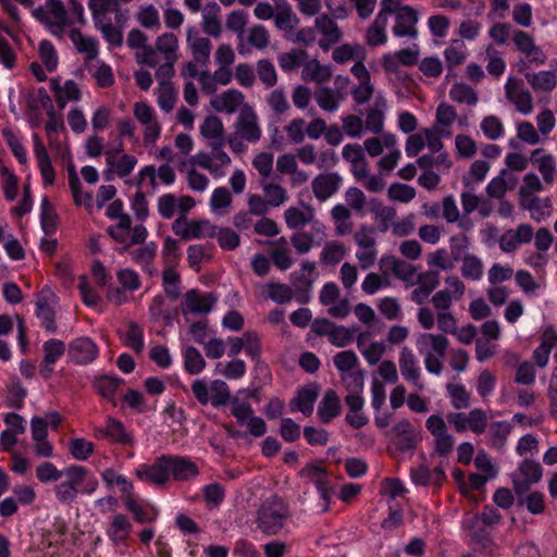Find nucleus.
Listing matches in <instances>:
<instances>
[{"instance_id": "nucleus-1", "label": "nucleus", "mask_w": 557, "mask_h": 557, "mask_svg": "<svg viewBox=\"0 0 557 557\" xmlns=\"http://www.w3.org/2000/svg\"><path fill=\"white\" fill-rule=\"evenodd\" d=\"M33 16L51 35L64 38L69 28L85 23V9L78 0H71L69 10L61 0H46L33 11Z\"/></svg>"}, {"instance_id": "nucleus-2", "label": "nucleus", "mask_w": 557, "mask_h": 557, "mask_svg": "<svg viewBox=\"0 0 557 557\" xmlns=\"http://www.w3.org/2000/svg\"><path fill=\"white\" fill-rule=\"evenodd\" d=\"M99 486L96 475L86 467L70 465L62 469V475L53 487L55 499L62 505L73 504L79 494L91 495Z\"/></svg>"}, {"instance_id": "nucleus-3", "label": "nucleus", "mask_w": 557, "mask_h": 557, "mask_svg": "<svg viewBox=\"0 0 557 557\" xmlns=\"http://www.w3.org/2000/svg\"><path fill=\"white\" fill-rule=\"evenodd\" d=\"M261 127L256 112L248 106L239 111L234 124V132L227 137V144L233 152L246 151L245 143H257L261 137Z\"/></svg>"}, {"instance_id": "nucleus-4", "label": "nucleus", "mask_w": 557, "mask_h": 557, "mask_svg": "<svg viewBox=\"0 0 557 557\" xmlns=\"http://www.w3.org/2000/svg\"><path fill=\"white\" fill-rule=\"evenodd\" d=\"M381 9L386 14L387 21L389 16H394L392 32L395 37L416 38L418 36V13L412 7L406 5L404 0H382Z\"/></svg>"}, {"instance_id": "nucleus-5", "label": "nucleus", "mask_w": 557, "mask_h": 557, "mask_svg": "<svg viewBox=\"0 0 557 557\" xmlns=\"http://www.w3.org/2000/svg\"><path fill=\"white\" fill-rule=\"evenodd\" d=\"M287 516L286 504L276 497L270 498L259 509L258 528L267 534H276L283 529Z\"/></svg>"}, {"instance_id": "nucleus-6", "label": "nucleus", "mask_w": 557, "mask_h": 557, "mask_svg": "<svg viewBox=\"0 0 557 557\" xmlns=\"http://www.w3.org/2000/svg\"><path fill=\"white\" fill-rule=\"evenodd\" d=\"M354 239L358 249L356 258L362 269L371 268L377 258L376 231L369 225H362L355 233Z\"/></svg>"}, {"instance_id": "nucleus-7", "label": "nucleus", "mask_w": 557, "mask_h": 557, "mask_svg": "<svg viewBox=\"0 0 557 557\" xmlns=\"http://www.w3.org/2000/svg\"><path fill=\"white\" fill-rule=\"evenodd\" d=\"M133 115L143 126L145 145L154 144L161 135V124L153 107L145 101H137L133 106Z\"/></svg>"}, {"instance_id": "nucleus-8", "label": "nucleus", "mask_w": 557, "mask_h": 557, "mask_svg": "<svg viewBox=\"0 0 557 557\" xmlns=\"http://www.w3.org/2000/svg\"><path fill=\"white\" fill-rule=\"evenodd\" d=\"M172 231L184 240L213 237L215 226L209 220H186L183 216L172 224Z\"/></svg>"}, {"instance_id": "nucleus-9", "label": "nucleus", "mask_w": 557, "mask_h": 557, "mask_svg": "<svg viewBox=\"0 0 557 557\" xmlns=\"http://www.w3.org/2000/svg\"><path fill=\"white\" fill-rule=\"evenodd\" d=\"M194 164L209 171L214 178L225 176L226 169L231 164V158L222 147H212L211 152H198L193 156Z\"/></svg>"}, {"instance_id": "nucleus-10", "label": "nucleus", "mask_w": 557, "mask_h": 557, "mask_svg": "<svg viewBox=\"0 0 557 557\" xmlns=\"http://www.w3.org/2000/svg\"><path fill=\"white\" fill-rule=\"evenodd\" d=\"M134 474L143 482L163 486L170 482L169 455H163L152 463L139 465Z\"/></svg>"}, {"instance_id": "nucleus-11", "label": "nucleus", "mask_w": 557, "mask_h": 557, "mask_svg": "<svg viewBox=\"0 0 557 557\" xmlns=\"http://www.w3.org/2000/svg\"><path fill=\"white\" fill-rule=\"evenodd\" d=\"M425 147L432 153L438 152L443 148V143L438 134L431 128H422L407 138L405 147L406 154L409 158H413Z\"/></svg>"}, {"instance_id": "nucleus-12", "label": "nucleus", "mask_w": 557, "mask_h": 557, "mask_svg": "<svg viewBox=\"0 0 557 557\" xmlns=\"http://www.w3.org/2000/svg\"><path fill=\"white\" fill-rule=\"evenodd\" d=\"M543 475L542 467L539 462L525 459L512 473V483L519 497L528 492L532 484L537 483Z\"/></svg>"}, {"instance_id": "nucleus-13", "label": "nucleus", "mask_w": 557, "mask_h": 557, "mask_svg": "<svg viewBox=\"0 0 557 557\" xmlns=\"http://www.w3.org/2000/svg\"><path fill=\"white\" fill-rule=\"evenodd\" d=\"M176 178L174 170L169 164H163L157 170L154 166H145L138 173L137 185L139 188H150L154 191L157 188V181L160 183L171 186L174 184Z\"/></svg>"}, {"instance_id": "nucleus-14", "label": "nucleus", "mask_w": 557, "mask_h": 557, "mask_svg": "<svg viewBox=\"0 0 557 557\" xmlns=\"http://www.w3.org/2000/svg\"><path fill=\"white\" fill-rule=\"evenodd\" d=\"M350 72L357 79L356 86L351 89L354 100L358 104L367 103L374 95V85L371 81V74L363 62H356Z\"/></svg>"}, {"instance_id": "nucleus-15", "label": "nucleus", "mask_w": 557, "mask_h": 557, "mask_svg": "<svg viewBox=\"0 0 557 557\" xmlns=\"http://www.w3.org/2000/svg\"><path fill=\"white\" fill-rule=\"evenodd\" d=\"M94 435L97 440H110L114 443L131 445L135 443L134 436L123 423L114 418H108L103 426L95 428Z\"/></svg>"}, {"instance_id": "nucleus-16", "label": "nucleus", "mask_w": 557, "mask_h": 557, "mask_svg": "<svg viewBox=\"0 0 557 557\" xmlns=\"http://www.w3.org/2000/svg\"><path fill=\"white\" fill-rule=\"evenodd\" d=\"M216 302V297L211 293H200L191 289L186 293L182 304L183 314H207Z\"/></svg>"}, {"instance_id": "nucleus-17", "label": "nucleus", "mask_w": 557, "mask_h": 557, "mask_svg": "<svg viewBox=\"0 0 557 557\" xmlns=\"http://www.w3.org/2000/svg\"><path fill=\"white\" fill-rule=\"evenodd\" d=\"M398 364L400 373L407 382L411 383L418 389L424 388L419 361L410 348L404 347L400 350Z\"/></svg>"}, {"instance_id": "nucleus-18", "label": "nucleus", "mask_w": 557, "mask_h": 557, "mask_svg": "<svg viewBox=\"0 0 557 557\" xmlns=\"http://www.w3.org/2000/svg\"><path fill=\"white\" fill-rule=\"evenodd\" d=\"M119 283L122 289L110 287L108 289V299L114 304L121 305L127 301L126 290L133 292L140 286L137 273L129 269H123L117 272Z\"/></svg>"}, {"instance_id": "nucleus-19", "label": "nucleus", "mask_w": 557, "mask_h": 557, "mask_svg": "<svg viewBox=\"0 0 557 557\" xmlns=\"http://www.w3.org/2000/svg\"><path fill=\"white\" fill-rule=\"evenodd\" d=\"M508 100L515 104L516 109L528 115L533 110V99L531 94L522 87L515 78L509 77L505 85Z\"/></svg>"}, {"instance_id": "nucleus-20", "label": "nucleus", "mask_w": 557, "mask_h": 557, "mask_svg": "<svg viewBox=\"0 0 557 557\" xmlns=\"http://www.w3.org/2000/svg\"><path fill=\"white\" fill-rule=\"evenodd\" d=\"M357 347L371 366L376 364L386 351V345L382 341H374L371 332H361L357 337Z\"/></svg>"}, {"instance_id": "nucleus-21", "label": "nucleus", "mask_w": 557, "mask_h": 557, "mask_svg": "<svg viewBox=\"0 0 557 557\" xmlns=\"http://www.w3.org/2000/svg\"><path fill=\"white\" fill-rule=\"evenodd\" d=\"M69 356L76 363L87 364L98 357V347L89 337H78L70 343Z\"/></svg>"}, {"instance_id": "nucleus-22", "label": "nucleus", "mask_w": 557, "mask_h": 557, "mask_svg": "<svg viewBox=\"0 0 557 557\" xmlns=\"http://www.w3.org/2000/svg\"><path fill=\"white\" fill-rule=\"evenodd\" d=\"M34 154L45 186H52L55 182V171L50 156L38 135H33Z\"/></svg>"}, {"instance_id": "nucleus-23", "label": "nucleus", "mask_w": 557, "mask_h": 557, "mask_svg": "<svg viewBox=\"0 0 557 557\" xmlns=\"http://www.w3.org/2000/svg\"><path fill=\"white\" fill-rule=\"evenodd\" d=\"M416 346L421 356H445L448 339L442 334L422 333L417 337Z\"/></svg>"}, {"instance_id": "nucleus-24", "label": "nucleus", "mask_w": 557, "mask_h": 557, "mask_svg": "<svg viewBox=\"0 0 557 557\" xmlns=\"http://www.w3.org/2000/svg\"><path fill=\"white\" fill-rule=\"evenodd\" d=\"M186 44L190 49L194 61L200 65H206L211 52L210 40L201 37L195 27H189L187 28Z\"/></svg>"}, {"instance_id": "nucleus-25", "label": "nucleus", "mask_w": 557, "mask_h": 557, "mask_svg": "<svg viewBox=\"0 0 557 557\" xmlns=\"http://www.w3.org/2000/svg\"><path fill=\"white\" fill-rule=\"evenodd\" d=\"M534 235L528 224H520L516 230L505 232L499 238V247L505 252L515 251L519 245L530 243Z\"/></svg>"}, {"instance_id": "nucleus-26", "label": "nucleus", "mask_w": 557, "mask_h": 557, "mask_svg": "<svg viewBox=\"0 0 557 557\" xmlns=\"http://www.w3.org/2000/svg\"><path fill=\"white\" fill-rule=\"evenodd\" d=\"M36 315L41 320L45 329L55 331L54 323V295L50 289H42L36 301Z\"/></svg>"}, {"instance_id": "nucleus-27", "label": "nucleus", "mask_w": 557, "mask_h": 557, "mask_svg": "<svg viewBox=\"0 0 557 557\" xmlns=\"http://www.w3.org/2000/svg\"><path fill=\"white\" fill-rule=\"evenodd\" d=\"M88 9L91 12L94 23L102 22L112 18L120 22L123 18V12L119 7L117 0H89Z\"/></svg>"}, {"instance_id": "nucleus-28", "label": "nucleus", "mask_w": 557, "mask_h": 557, "mask_svg": "<svg viewBox=\"0 0 557 557\" xmlns=\"http://www.w3.org/2000/svg\"><path fill=\"white\" fill-rule=\"evenodd\" d=\"M342 178L336 173H322L312 181V191L320 201L331 198L339 188Z\"/></svg>"}, {"instance_id": "nucleus-29", "label": "nucleus", "mask_w": 557, "mask_h": 557, "mask_svg": "<svg viewBox=\"0 0 557 557\" xmlns=\"http://www.w3.org/2000/svg\"><path fill=\"white\" fill-rule=\"evenodd\" d=\"M76 50L85 55V60H96L99 54V41L92 36L84 35L76 28L69 29L67 34Z\"/></svg>"}, {"instance_id": "nucleus-30", "label": "nucleus", "mask_w": 557, "mask_h": 557, "mask_svg": "<svg viewBox=\"0 0 557 557\" xmlns=\"http://www.w3.org/2000/svg\"><path fill=\"white\" fill-rule=\"evenodd\" d=\"M199 128L201 136L211 147H223L225 143V131L220 117L215 115H208Z\"/></svg>"}, {"instance_id": "nucleus-31", "label": "nucleus", "mask_w": 557, "mask_h": 557, "mask_svg": "<svg viewBox=\"0 0 557 557\" xmlns=\"http://www.w3.org/2000/svg\"><path fill=\"white\" fill-rule=\"evenodd\" d=\"M170 480L187 481L199 474V469L189 459L169 455Z\"/></svg>"}, {"instance_id": "nucleus-32", "label": "nucleus", "mask_w": 557, "mask_h": 557, "mask_svg": "<svg viewBox=\"0 0 557 557\" xmlns=\"http://www.w3.org/2000/svg\"><path fill=\"white\" fill-rule=\"evenodd\" d=\"M386 399V392L383 382L376 377L371 382V406L375 410V422L377 426L384 428L389 424L391 416L386 411H381Z\"/></svg>"}, {"instance_id": "nucleus-33", "label": "nucleus", "mask_w": 557, "mask_h": 557, "mask_svg": "<svg viewBox=\"0 0 557 557\" xmlns=\"http://www.w3.org/2000/svg\"><path fill=\"white\" fill-rule=\"evenodd\" d=\"M51 90L53 91L55 101L60 108H64L69 102H77L82 98L78 85L71 79L65 81L63 84L58 79H52Z\"/></svg>"}, {"instance_id": "nucleus-34", "label": "nucleus", "mask_w": 557, "mask_h": 557, "mask_svg": "<svg viewBox=\"0 0 557 557\" xmlns=\"http://www.w3.org/2000/svg\"><path fill=\"white\" fill-rule=\"evenodd\" d=\"M211 107L218 112L234 113L242 110L244 106V96L240 91L230 89L221 95L213 97L210 101Z\"/></svg>"}, {"instance_id": "nucleus-35", "label": "nucleus", "mask_w": 557, "mask_h": 557, "mask_svg": "<svg viewBox=\"0 0 557 557\" xmlns=\"http://www.w3.org/2000/svg\"><path fill=\"white\" fill-rule=\"evenodd\" d=\"M123 18H120V22L117 23L116 20H114V23L112 18L94 23L96 29L100 32L102 35V38L107 41L109 45V48H120L123 45L124 36H123Z\"/></svg>"}, {"instance_id": "nucleus-36", "label": "nucleus", "mask_w": 557, "mask_h": 557, "mask_svg": "<svg viewBox=\"0 0 557 557\" xmlns=\"http://www.w3.org/2000/svg\"><path fill=\"white\" fill-rule=\"evenodd\" d=\"M170 299L164 295H156L148 308L149 317L153 322L171 324L175 310L170 305Z\"/></svg>"}, {"instance_id": "nucleus-37", "label": "nucleus", "mask_w": 557, "mask_h": 557, "mask_svg": "<svg viewBox=\"0 0 557 557\" xmlns=\"http://www.w3.org/2000/svg\"><path fill=\"white\" fill-rule=\"evenodd\" d=\"M319 394L317 385H308L301 388L297 396L290 403L292 411H300L305 416H310L313 411L314 403Z\"/></svg>"}, {"instance_id": "nucleus-38", "label": "nucleus", "mask_w": 557, "mask_h": 557, "mask_svg": "<svg viewBox=\"0 0 557 557\" xmlns=\"http://www.w3.org/2000/svg\"><path fill=\"white\" fill-rule=\"evenodd\" d=\"M301 475L309 479L315 485L320 496L324 500L331 497V487L325 470L319 465H308L301 470Z\"/></svg>"}, {"instance_id": "nucleus-39", "label": "nucleus", "mask_w": 557, "mask_h": 557, "mask_svg": "<svg viewBox=\"0 0 557 557\" xmlns=\"http://www.w3.org/2000/svg\"><path fill=\"white\" fill-rule=\"evenodd\" d=\"M386 26V14H384L382 9H380L373 23L368 27L366 32L367 44L371 47L384 46L387 42Z\"/></svg>"}, {"instance_id": "nucleus-40", "label": "nucleus", "mask_w": 557, "mask_h": 557, "mask_svg": "<svg viewBox=\"0 0 557 557\" xmlns=\"http://www.w3.org/2000/svg\"><path fill=\"white\" fill-rule=\"evenodd\" d=\"M315 27L324 37L320 41V47L324 50H327L331 45L337 42L342 37V33L335 21L327 15L317 17Z\"/></svg>"}, {"instance_id": "nucleus-41", "label": "nucleus", "mask_w": 557, "mask_h": 557, "mask_svg": "<svg viewBox=\"0 0 557 557\" xmlns=\"http://www.w3.org/2000/svg\"><path fill=\"white\" fill-rule=\"evenodd\" d=\"M529 85L535 91L549 92L557 86V73L552 70L539 71L535 73H528L525 75Z\"/></svg>"}, {"instance_id": "nucleus-42", "label": "nucleus", "mask_w": 557, "mask_h": 557, "mask_svg": "<svg viewBox=\"0 0 557 557\" xmlns=\"http://www.w3.org/2000/svg\"><path fill=\"white\" fill-rule=\"evenodd\" d=\"M520 206L530 212V215L536 222L546 220L552 213V201L546 197H533L520 202Z\"/></svg>"}, {"instance_id": "nucleus-43", "label": "nucleus", "mask_w": 557, "mask_h": 557, "mask_svg": "<svg viewBox=\"0 0 557 557\" xmlns=\"http://www.w3.org/2000/svg\"><path fill=\"white\" fill-rule=\"evenodd\" d=\"M289 228H298L313 221L314 210L310 206L289 207L284 212Z\"/></svg>"}, {"instance_id": "nucleus-44", "label": "nucleus", "mask_w": 557, "mask_h": 557, "mask_svg": "<svg viewBox=\"0 0 557 557\" xmlns=\"http://www.w3.org/2000/svg\"><path fill=\"white\" fill-rule=\"evenodd\" d=\"M530 161L540 171L545 182L554 181L556 163L550 154L543 149H536L532 152Z\"/></svg>"}, {"instance_id": "nucleus-45", "label": "nucleus", "mask_w": 557, "mask_h": 557, "mask_svg": "<svg viewBox=\"0 0 557 557\" xmlns=\"http://www.w3.org/2000/svg\"><path fill=\"white\" fill-rule=\"evenodd\" d=\"M386 109V101L381 92H377L374 98L373 107L368 111L366 119V127L373 132L380 133L383 128L384 110Z\"/></svg>"}, {"instance_id": "nucleus-46", "label": "nucleus", "mask_w": 557, "mask_h": 557, "mask_svg": "<svg viewBox=\"0 0 557 557\" xmlns=\"http://www.w3.org/2000/svg\"><path fill=\"white\" fill-rule=\"evenodd\" d=\"M332 58L337 63H346L349 61H355V63L363 62L366 51L359 44H344L333 50Z\"/></svg>"}, {"instance_id": "nucleus-47", "label": "nucleus", "mask_w": 557, "mask_h": 557, "mask_svg": "<svg viewBox=\"0 0 557 557\" xmlns=\"http://www.w3.org/2000/svg\"><path fill=\"white\" fill-rule=\"evenodd\" d=\"M342 404L334 391H327L318 407V414L323 422H329L341 413Z\"/></svg>"}, {"instance_id": "nucleus-48", "label": "nucleus", "mask_w": 557, "mask_h": 557, "mask_svg": "<svg viewBox=\"0 0 557 557\" xmlns=\"http://www.w3.org/2000/svg\"><path fill=\"white\" fill-rule=\"evenodd\" d=\"M456 119L455 109L446 103H441L436 110V120L431 127L432 131H435L438 134L440 138L443 136H448L450 134L449 126L454 123Z\"/></svg>"}, {"instance_id": "nucleus-49", "label": "nucleus", "mask_w": 557, "mask_h": 557, "mask_svg": "<svg viewBox=\"0 0 557 557\" xmlns=\"http://www.w3.org/2000/svg\"><path fill=\"white\" fill-rule=\"evenodd\" d=\"M107 164L108 166L120 177L127 176L137 164V158L133 154H123L119 159L112 151H107Z\"/></svg>"}, {"instance_id": "nucleus-50", "label": "nucleus", "mask_w": 557, "mask_h": 557, "mask_svg": "<svg viewBox=\"0 0 557 557\" xmlns=\"http://www.w3.org/2000/svg\"><path fill=\"white\" fill-rule=\"evenodd\" d=\"M131 531L132 524L128 519L124 515L117 513L113 516L107 533L115 545H120L126 541Z\"/></svg>"}, {"instance_id": "nucleus-51", "label": "nucleus", "mask_w": 557, "mask_h": 557, "mask_svg": "<svg viewBox=\"0 0 557 557\" xmlns=\"http://www.w3.org/2000/svg\"><path fill=\"white\" fill-rule=\"evenodd\" d=\"M332 75V70L329 65L321 64L318 60H309L304 64L301 77L305 81L324 83L329 81Z\"/></svg>"}, {"instance_id": "nucleus-52", "label": "nucleus", "mask_w": 557, "mask_h": 557, "mask_svg": "<svg viewBox=\"0 0 557 557\" xmlns=\"http://www.w3.org/2000/svg\"><path fill=\"white\" fill-rule=\"evenodd\" d=\"M344 96V91L323 87L315 92V100L322 110L334 112L339 108Z\"/></svg>"}, {"instance_id": "nucleus-53", "label": "nucleus", "mask_w": 557, "mask_h": 557, "mask_svg": "<svg viewBox=\"0 0 557 557\" xmlns=\"http://www.w3.org/2000/svg\"><path fill=\"white\" fill-rule=\"evenodd\" d=\"M513 184L515 177L512 174H510L507 170H503L487 184L486 193L490 197L500 198Z\"/></svg>"}, {"instance_id": "nucleus-54", "label": "nucleus", "mask_w": 557, "mask_h": 557, "mask_svg": "<svg viewBox=\"0 0 557 557\" xmlns=\"http://www.w3.org/2000/svg\"><path fill=\"white\" fill-rule=\"evenodd\" d=\"M156 48L164 55L165 61H177L178 39L176 35L172 33L160 35L156 40Z\"/></svg>"}, {"instance_id": "nucleus-55", "label": "nucleus", "mask_w": 557, "mask_h": 557, "mask_svg": "<svg viewBox=\"0 0 557 557\" xmlns=\"http://www.w3.org/2000/svg\"><path fill=\"white\" fill-rule=\"evenodd\" d=\"M67 449L74 460L85 461L92 456L95 445L83 437H72L67 442Z\"/></svg>"}, {"instance_id": "nucleus-56", "label": "nucleus", "mask_w": 557, "mask_h": 557, "mask_svg": "<svg viewBox=\"0 0 557 557\" xmlns=\"http://www.w3.org/2000/svg\"><path fill=\"white\" fill-rule=\"evenodd\" d=\"M346 252L347 249L343 243L338 240H330L325 243L320 258L323 263L335 265L344 259Z\"/></svg>"}, {"instance_id": "nucleus-57", "label": "nucleus", "mask_w": 557, "mask_h": 557, "mask_svg": "<svg viewBox=\"0 0 557 557\" xmlns=\"http://www.w3.org/2000/svg\"><path fill=\"white\" fill-rule=\"evenodd\" d=\"M271 258L280 270H287L293 265L294 260L285 238H280L274 243V248L271 251Z\"/></svg>"}, {"instance_id": "nucleus-58", "label": "nucleus", "mask_w": 557, "mask_h": 557, "mask_svg": "<svg viewBox=\"0 0 557 557\" xmlns=\"http://www.w3.org/2000/svg\"><path fill=\"white\" fill-rule=\"evenodd\" d=\"M396 144V137L393 134H383L381 137L368 138L363 143L364 150L371 157H379L385 152L387 148Z\"/></svg>"}, {"instance_id": "nucleus-59", "label": "nucleus", "mask_w": 557, "mask_h": 557, "mask_svg": "<svg viewBox=\"0 0 557 557\" xmlns=\"http://www.w3.org/2000/svg\"><path fill=\"white\" fill-rule=\"evenodd\" d=\"M101 478L108 486L116 485L121 493L127 496H132L133 483L125 476L117 473L114 469L108 468L101 472Z\"/></svg>"}, {"instance_id": "nucleus-60", "label": "nucleus", "mask_w": 557, "mask_h": 557, "mask_svg": "<svg viewBox=\"0 0 557 557\" xmlns=\"http://www.w3.org/2000/svg\"><path fill=\"white\" fill-rule=\"evenodd\" d=\"M449 97L458 103L468 106H475L479 100L476 91L465 83L454 84L449 90Z\"/></svg>"}, {"instance_id": "nucleus-61", "label": "nucleus", "mask_w": 557, "mask_h": 557, "mask_svg": "<svg viewBox=\"0 0 557 557\" xmlns=\"http://www.w3.org/2000/svg\"><path fill=\"white\" fill-rule=\"evenodd\" d=\"M125 506L139 522L150 521L157 515L152 506L137 500L133 495L125 497Z\"/></svg>"}, {"instance_id": "nucleus-62", "label": "nucleus", "mask_w": 557, "mask_h": 557, "mask_svg": "<svg viewBox=\"0 0 557 557\" xmlns=\"http://www.w3.org/2000/svg\"><path fill=\"white\" fill-rule=\"evenodd\" d=\"M511 430L512 423L507 421H496L491 423L487 432L492 446L496 448L503 447Z\"/></svg>"}, {"instance_id": "nucleus-63", "label": "nucleus", "mask_w": 557, "mask_h": 557, "mask_svg": "<svg viewBox=\"0 0 557 557\" xmlns=\"http://www.w3.org/2000/svg\"><path fill=\"white\" fill-rule=\"evenodd\" d=\"M483 262L480 258L473 255H466L462 258L461 274L465 278L471 281H479L483 276Z\"/></svg>"}, {"instance_id": "nucleus-64", "label": "nucleus", "mask_w": 557, "mask_h": 557, "mask_svg": "<svg viewBox=\"0 0 557 557\" xmlns=\"http://www.w3.org/2000/svg\"><path fill=\"white\" fill-rule=\"evenodd\" d=\"M183 357H184L185 370L189 374H198L206 367V361H205L202 355L195 347H191V346L186 347L183 350Z\"/></svg>"}]
</instances>
